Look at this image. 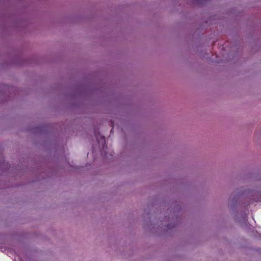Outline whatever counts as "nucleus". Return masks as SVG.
I'll return each mask as SVG.
<instances>
[{
  "mask_svg": "<svg viewBox=\"0 0 261 261\" xmlns=\"http://www.w3.org/2000/svg\"><path fill=\"white\" fill-rule=\"evenodd\" d=\"M165 204L169 214L168 216H165L163 221L157 222L155 224L156 218L150 216L149 213H147L144 217L145 228L159 235L167 232L177 226L180 221L181 206L174 202L170 206L168 203Z\"/></svg>",
  "mask_w": 261,
  "mask_h": 261,
  "instance_id": "1",
  "label": "nucleus"
},
{
  "mask_svg": "<svg viewBox=\"0 0 261 261\" xmlns=\"http://www.w3.org/2000/svg\"><path fill=\"white\" fill-rule=\"evenodd\" d=\"M257 192L251 189L244 190L243 191H236L233 192L229 199V205L231 209H234L240 203L245 206L250 203L251 199L256 195Z\"/></svg>",
  "mask_w": 261,
  "mask_h": 261,
  "instance_id": "2",
  "label": "nucleus"
},
{
  "mask_svg": "<svg viewBox=\"0 0 261 261\" xmlns=\"http://www.w3.org/2000/svg\"><path fill=\"white\" fill-rule=\"evenodd\" d=\"M0 98H1L0 103L7 100L6 96L4 93H0Z\"/></svg>",
  "mask_w": 261,
  "mask_h": 261,
  "instance_id": "3",
  "label": "nucleus"
},
{
  "mask_svg": "<svg viewBox=\"0 0 261 261\" xmlns=\"http://www.w3.org/2000/svg\"><path fill=\"white\" fill-rule=\"evenodd\" d=\"M36 129L37 131L39 132H41V130H42V128L40 127H37Z\"/></svg>",
  "mask_w": 261,
  "mask_h": 261,
  "instance_id": "4",
  "label": "nucleus"
}]
</instances>
